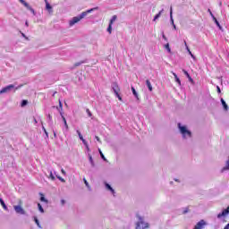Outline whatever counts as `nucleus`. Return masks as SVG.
Listing matches in <instances>:
<instances>
[{
	"label": "nucleus",
	"instance_id": "1",
	"mask_svg": "<svg viewBox=\"0 0 229 229\" xmlns=\"http://www.w3.org/2000/svg\"><path fill=\"white\" fill-rule=\"evenodd\" d=\"M177 128L179 130V133H181L182 139H191L192 131L189 130L187 125H182V123H177Z\"/></svg>",
	"mask_w": 229,
	"mask_h": 229
},
{
	"label": "nucleus",
	"instance_id": "2",
	"mask_svg": "<svg viewBox=\"0 0 229 229\" xmlns=\"http://www.w3.org/2000/svg\"><path fill=\"white\" fill-rule=\"evenodd\" d=\"M21 87H22V85L15 87L13 84H9V85L4 87L2 89H0V94H7L8 92H12V90H13V92H15L16 90H19V89H21Z\"/></svg>",
	"mask_w": 229,
	"mask_h": 229
},
{
	"label": "nucleus",
	"instance_id": "3",
	"mask_svg": "<svg viewBox=\"0 0 229 229\" xmlns=\"http://www.w3.org/2000/svg\"><path fill=\"white\" fill-rule=\"evenodd\" d=\"M111 87L114 96L119 99V101H123V97H121V94L119 93L121 91L119 84H117V82H113Z\"/></svg>",
	"mask_w": 229,
	"mask_h": 229
},
{
	"label": "nucleus",
	"instance_id": "4",
	"mask_svg": "<svg viewBox=\"0 0 229 229\" xmlns=\"http://www.w3.org/2000/svg\"><path fill=\"white\" fill-rule=\"evenodd\" d=\"M138 219L140 220L136 224V229H145V228H149V224L144 223V218L142 216H138ZM140 225H142V227H140Z\"/></svg>",
	"mask_w": 229,
	"mask_h": 229
},
{
	"label": "nucleus",
	"instance_id": "5",
	"mask_svg": "<svg viewBox=\"0 0 229 229\" xmlns=\"http://www.w3.org/2000/svg\"><path fill=\"white\" fill-rule=\"evenodd\" d=\"M81 19H85L83 14H79L77 16H74L73 18H72L69 21V26H74V24H78V22H80V21H81Z\"/></svg>",
	"mask_w": 229,
	"mask_h": 229
},
{
	"label": "nucleus",
	"instance_id": "6",
	"mask_svg": "<svg viewBox=\"0 0 229 229\" xmlns=\"http://www.w3.org/2000/svg\"><path fill=\"white\" fill-rule=\"evenodd\" d=\"M208 12L211 18L213 19V21L215 22L216 26H217L220 30H223V26H221V23H219V21H217V18H216L212 11L210 9H208Z\"/></svg>",
	"mask_w": 229,
	"mask_h": 229
},
{
	"label": "nucleus",
	"instance_id": "7",
	"mask_svg": "<svg viewBox=\"0 0 229 229\" xmlns=\"http://www.w3.org/2000/svg\"><path fill=\"white\" fill-rule=\"evenodd\" d=\"M13 208H14L16 214H20L21 216H26V211L24 210L22 206L16 205V206H13Z\"/></svg>",
	"mask_w": 229,
	"mask_h": 229
},
{
	"label": "nucleus",
	"instance_id": "8",
	"mask_svg": "<svg viewBox=\"0 0 229 229\" xmlns=\"http://www.w3.org/2000/svg\"><path fill=\"white\" fill-rule=\"evenodd\" d=\"M229 216V206L226 208H223L221 213H218L216 217L217 219H221L223 217H226Z\"/></svg>",
	"mask_w": 229,
	"mask_h": 229
},
{
	"label": "nucleus",
	"instance_id": "9",
	"mask_svg": "<svg viewBox=\"0 0 229 229\" xmlns=\"http://www.w3.org/2000/svg\"><path fill=\"white\" fill-rule=\"evenodd\" d=\"M205 226H207V222L205 220H200L199 221L195 226L193 227V229H203L205 228Z\"/></svg>",
	"mask_w": 229,
	"mask_h": 229
},
{
	"label": "nucleus",
	"instance_id": "10",
	"mask_svg": "<svg viewBox=\"0 0 229 229\" xmlns=\"http://www.w3.org/2000/svg\"><path fill=\"white\" fill-rule=\"evenodd\" d=\"M45 4H46L45 10H47V12H48V13L52 15L54 12L53 5H51V4L47 0H45Z\"/></svg>",
	"mask_w": 229,
	"mask_h": 229
},
{
	"label": "nucleus",
	"instance_id": "11",
	"mask_svg": "<svg viewBox=\"0 0 229 229\" xmlns=\"http://www.w3.org/2000/svg\"><path fill=\"white\" fill-rule=\"evenodd\" d=\"M104 185H105L106 191H109V192H111V194H113V196H115V190H114V188L112 187V185H110V183L105 182Z\"/></svg>",
	"mask_w": 229,
	"mask_h": 229
},
{
	"label": "nucleus",
	"instance_id": "12",
	"mask_svg": "<svg viewBox=\"0 0 229 229\" xmlns=\"http://www.w3.org/2000/svg\"><path fill=\"white\" fill-rule=\"evenodd\" d=\"M182 72L186 76L190 83L194 84V79H192V77L191 76V73H189V72H187V70L185 69H182Z\"/></svg>",
	"mask_w": 229,
	"mask_h": 229
},
{
	"label": "nucleus",
	"instance_id": "13",
	"mask_svg": "<svg viewBox=\"0 0 229 229\" xmlns=\"http://www.w3.org/2000/svg\"><path fill=\"white\" fill-rule=\"evenodd\" d=\"M96 10H99V7H94V8L88 9L87 11L82 12L81 14L85 18V17H87L88 13H92V12H96Z\"/></svg>",
	"mask_w": 229,
	"mask_h": 229
},
{
	"label": "nucleus",
	"instance_id": "14",
	"mask_svg": "<svg viewBox=\"0 0 229 229\" xmlns=\"http://www.w3.org/2000/svg\"><path fill=\"white\" fill-rule=\"evenodd\" d=\"M131 90L134 98L137 99V101H140V98H139V93L137 92V89H135V87L131 86Z\"/></svg>",
	"mask_w": 229,
	"mask_h": 229
},
{
	"label": "nucleus",
	"instance_id": "15",
	"mask_svg": "<svg viewBox=\"0 0 229 229\" xmlns=\"http://www.w3.org/2000/svg\"><path fill=\"white\" fill-rule=\"evenodd\" d=\"M220 101L225 112H228L229 106H228V104H226V101H225V98H221Z\"/></svg>",
	"mask_w": 229,
	"mask_h": 229
},
{
	"label": "nucleus",
	"instance_id": "16",
	"mask_svg": "<svg viewBox=\"0 0 229 229\" xmlns=\"http://www.w3.org/2000/svg\"><path fill=\"white\" fill-rule=\"evenodd\" d=\"M77 135H79L80 140H81L82 144L87 143V140L83 138V135L81 134V131L80 130H77Z\"/></svg>",
	"mask_w": 229,
	"mask_h": 229
},
{
	"label": "nucleus",
	"instance_id": "17",
	"mask_svg": "<svg viewBox=\"0 0 229 229\" xmlns=\"http://www.w3.org/2000/svg\"><path fill=\"white\" fill-rule=\"evenodd\" d=\"M39 199L42 203H49V200H47V199H46V195H44V193L39 192Z\"/></svg>",
	"mask_w": 229,
	"mask_h": 229
},
{
	"label": "nucleus",
	"instance_id": "18",
	"mask_svg": "<svg viewBox=\"0 0 229 229\" xmlns=\"http://www.w3.org/2000/svg\"><path fill=\"white\" fill-rule=\"evenodd\" d=\"M162 13H164V9H162L161 11L158 12V13H157L154 16L153 21L155 22L156 21H158V19H160V17H162Z\"/></svg>",
	"mask_w": 229,
	"mask_h": 229
},
{
	"label": "nucleus",
	"instance_id": "19",
	"mask_svg": "<svg viewBox=\"0 0 229 229\" xmlns=\"http://www.w3.org/2000/svg\"><path fill=\"white\" fill-rule=\"evenodd\" d=\"M88 158L91 167H96V163L94 162V158L92 157V155L88 154Z\"/></svg>",
	"mask_w": 229,
	"mask_h": 229
},
{
	"label": "nucleus",
	"instance_id": "20",
	"mask_svg": "<svg viewBox=\"0 0 229 229\" xmlns=\"http://www.w3.org/2000/svg\"><path fill=\"white\" fill-rule=\"evenodd\" d=\"M0 205L3 207L4 210H6V212H9L8 206H6V203H4V200L1 197H0Z\"/></svg>",
	"mask_w": 229,
	"mask_h": 229
},
{
	"label": "nucleus",
	"instance_id": "21",
	"mask_svg": "<svg viewBox=\"0 0 229 229\" xmlns=\"http://www.w3.org/2000/svg\"><path fill=\"white\" fill-rule=\"evenodd\" d=\"M184 46L189 53V55L191 56V58L195 59L196 56L192 55V52L191 51V48H189V45H187V41L184 40Z\"/></svg>",
	"mask_w": 229,
	"mask_h": 229
},
{
	"label": "nucleus",
	"instance_id": "22",
	"mask_svg": "<svg viewBox=\"0 0 229 229\" xmlns=\"http://www.w3.org/2000/svg\"><path fill=\"white\" fill-rule=\"evenodd\" d=\"M145 83L149 92H153V86L151 85V81L149 80H146Z\"/></svg>",
	"mask_w": 229,
	"mask_h": 229
},
{
	"label": "nucleus",
	"instance_id": "23",
	"mask_svg": "<svg viewBox=\"0 0 229 229\" xmlns=\"http://www.w3.org/2000/svg\"><path fill=\"white\" fill-rule=\"evenodd\" d=\"M170 24L174 25V19L173 18V6L170 7Z\"/></svg>",
	"mask_w": 229,
	"mask_h": 229
},
{
	"label": "nucleus",
	"instance_id": "24",
	"mask_svg": "<svg viewBox=\"0 0 229 229\" xmlns=\"http://www.w3.org/2000/svg\"><path fill=\"white\" fill-rule=\"evenodd\" d=\"M33 221H34V223H36V225H37V226L38 227V228H42V225H40V221L38 220V217H37V216H33Z\"/></svg>",
	"mask_w": 229,
	"mask_h": 229
},
{
	"label": "nucleus",
	"instance_id": "25",
	"mask_svg": "<svg viewBox=\"0 0 229 229\" xmlns=\"http://www.w3.org/2000/svg\"><path fill=\"white\" fill-rule=\"evenodd\" d=\"M98 153L100 155V158H102V160H104V162H108V160L105 157V154H103V151H101V148H98Z\"/></svg>",
	"mask_w": 229,
	"mask_h": 229
},
{
	"label": "nucleus",
	"instance_id": "26",
	"mask_svg": "<svg viewBox=\"0 0 229 229\" xmlns=\"http://www.w3.org/2000/svg\"><path fill=\"white\" fill-rule=\"evenodd\" d=\"M55 107L57 110H64V104L62 103V100L59 99V107L55 106H52V108H55Z\"/></svg>",
	"mask_w": 229,
	"mask_h": 229
},
{
	"label": "nucleus",
	"instance_id": "27",
	"mask_svg": "<svg viewBox=\"0 0 229 229\" xmlns=\"http://www.w3.org/2000/svg\"><path fill=\"white\" fill-rule=\"evenodd\" d=\"M175 82L178 83V85H182V81L180 80V77L176 73H174Z\"/></svg>",
	"mask_w": 229,
	"mask_h": 229
},
{
	"label": "nucleus",
	"instance_id": "28",
	"mask_svg": "<svg viewBox=\"0 0 229 229\" xmlns=\"http://www.w3.org/2000/svg\"><path fill=\"white\" fill-rule=\"evenodd\" d=\"M83 182L87 187V189L91 191H92V188L90 187V184H89V181H87V179L83 178Z\"/></svg>",
	"mask_w": 229,
	"mask_h": 229
},
{
	"label": "nucleus",
	"instance_id": "29",
	"mask_svg": "<svg viewBox=\"0 0 229 229\" xmlns=\"http://www.w3.org/2000/svg\"><path fill=\"white\" fill-rule=\"evenodd\" d=\"M117 21V15H113L109 21V24L113 25Z\"/></svg>",
	"mask_w": 229,
	"mask_h": 229
},
{
	"label": "nucleus",
	"instance_id": "30",
	"mask_svg": "<svg viewBox=\"0 0 229 229\" xmlns=\"http://www.w3.org/2000/svg\"><path fill=\"white\" fill-rule=\"evenodd\" d=\"M57 180H59V182H62V183H65V179H64L62 176L56 174V172H54Z\"/></svg>",
	"mask_w": 229,
	"mask_h": 229
},
{
	"label": "nucleus",
	"instance_id": "31",
	"mask_svg": "<svg viewBox=\"0 0 229 229\" xmlns=\"http://www.w3.org/2000/svg\"><path fill=\"white\" fill-rule=\"evenodd\" d=\"M165 49H166L167 53L171 55L172 51L169 43L165 44Z\"/></svg>",
	"mask_w": 229,
	"mask_h": 229
},
{
	"label": "nucleus",
	"instance_id": "32",
	"mask_svg": "<svg viewBox=\"0 0 229 229\" xmlns=\"http://www.w3.org/2000/svg\"><path fill=\"white\" fill-rule=\"evenodd\" d=\"M28 103L29 102L26 99L21 100V108H24V106H28Z\"/></svg>",
	"mask_w": 229,
	"mask_h": 229
},
{
	"label": "nucleus",
	"instance_id": "33",
	"mask_svg": "<svg viewBox=\"0 0 229 229\" xmlns=\"http://www.w3.org/2000/svg\"><path fill=\"white\" fill-rule=\"evenodd\" d=\"M47 119H48V124L50 126H53V116H51V114H47Z\"/></svg>",
	"mask_w": 229,
	"mask_h": 229
},
{
	"label": "nucleus",
	"instance_id": "34",
	"mask_svg": "<svg viewBox=\"0 0 229 229\" xmlns=\"http://www.w3.org/2000/svg\"><path fill=\"white\" fill-rule=\"evenodd\" d=\"M38 211H39L41 214H44L45 210H44V208L42 207V204H41V203H38Z\"/></svg>",
	"mask_w": 229,
	"mask_h": 229
},
{
	"label": "nucleus",
	"instance_id": "35",
	"mask_svg": "<svg viewBox=\"0 0 229 229\" xmlns=\"http://www.w3.org/2000/svg\"><path fill=\"white\" fill-rule=\"evenodd\" d=\"M63 123L64 124V127L66 128V131L69 130V125L67 124V120L65 119V116H63Z\"/></svg>",
	"mask_w": 229,
	"mask_h": 229
},
{
	"label": "nucleus",
	"instance_id": "36",
	"mask_svg": "<svg viewBox=\"0 0 229 229\" xmlns=\"http://www.w3.org/2000/svg\"><path fill=\"white\" fill-rule=\"evenodd\" d=\"M49 178L52 180V182H55L56 180V177H55V174H53V171L49 172Z\"/></svg>",
	"mask_w": 229,
	"mask_h": 229
},
{
	"label": "nucleus",
	"instance_id": "37",
	"mask_svg": "<svg viewBox=\"0 0 229 229\" xmlns=\"http://www.w3.org/2000/svg\"><path fill=\"white\" fill-rule=\"evenodd\" d=\"M42 130H43L47 139H49V132H47V130H46V127H44V125H42Z\"/></svg>",
	"mask_w": 229,
	"mask_h": 229
},
{
	"label": "nucleus",
	"instance_id": "38",
	"mask_svg": "<svg viewBox=\"0 0 229 229\" xmlns=\"http://www.w3.org/2000/svg\"><path fill=\"white\" fill-rule=\"evenodd\" d=\"M27 10L31 12V13H33V15H37V13L35 12V9H33V7H31V5Z\"/></svg>",
	"mask_w": 229,
	"mask_h": 229
},
{
	"label": "nucleus",
	"instance_id": "39",
	"mask_svg": "<svg viewBox=\"0 0 229 229\" xmlns=\"http://www.w3.org/2000/svg\"><path fill=\"white\" fill-rule=\"evenodd\" d=\"M20 34L21 35V37H22L25 40H30V38H28V37L26 36V34H24V32H22V31L20 30Z\"/></svg>",
	"mask_w": 229,
	"mask_h": 229
},
{
	"label": "nucleus",
	"instance_id": "40",
	"mask_svg": "<svg viewBox=\"0 0 229 229\" xmlns=\"http://www.w3.org/2000/svg\"><path fill=\"white\" fill-rule=\"evenodd\" d=\"M21 4H23V6H25V8L27 9L30 6V4H28V2H26L25 0L21 1Z\"/></svg>",
	"mask_w": 229,
	"mask_h": 229
},
{
	"label": "nucleus",
	"instance_id": "41",
	"mask_svg": "<svg viewBox=\"0 0 229 229\" xmlns=\"http://www.w3.org/2000/svg\"><path fill=\"white\" fill-rule=\"evenodd\" d=\"M86 61H81V62H78V63H75L74 66L75 67H80V65H81V64H85Z\"/></svg>",
	"mask_w": 229,
	"mask_h": 229
},
{
	"label": "nucleus",
	"instance_id": "42",
	"mask_svg": "<svg viewBox=\"0 0 229 229\" xmlns=\"http://www.w3.org/2000/svg\"><path fill=\"white\" fill-rule=\"evenodd\" d=\"M107 33L112 34V25L109 23L107 27Z\"/></svg>",
	"mask_w": 229,
	"mask_h": 229
},
{
	"label": "nucleus",
	"instance_id": "43",
	"mask_svg": "<svg viewBox=\"0 0 229 229\" xmlns=\"http://www.w3.org/2000/svg\"><path fill=\"white\" fill-rule=\"evenodd\" d=\"M84 146H85V148H86L88 152L90 151V147H89V143L88 142L84 143Z\"/></svg>",
	"mask_w": 229,
	"mask_h": 229
},
{
	"label": "nucleus",
	"instance_id": "44",
	"mask_svg": "<svg viewBox=\"0 0 229 229\" xmlns=\"http://www.w3.org/2000/svg\"><path fill=\"white\" fill-rule=\"evenodd\" d=\"M58 111H59V114H60L62 119L64 120V112H63L64 110L58 109Z\"/></svg>",
	"mask_w": 229,
	"mask_h": 229
},
{
	"label": "nucleus",
	"instance_id": "45",
	"mask_svg": "<svg viewBox=\"0 0 229 229\" xmlns=\"http://www.w3.org/2000/svg\"><path fill=\"white\" fill-rule=\"evenodd\" d=\"M86 112L89 117H92V112L89 109L86 110Z\"/></svg>",
	"mask_w": 229,
	"mask_h": 229
},
{
	"label": "nucleus",
	"instance_id": "46",
	"mask_svg": "<svg viewBox=\"0 0 229 229\" xmlns=\"http://www.w3.org/2000/svg\"><path fill=\"white\" fill-rule=\"evenodd\" d=\"M162 38L167 42V37H165V34L164 32L162 33Z\"/></svg>",
	"mask_w": 229,
	"mask_h": 229
},
{
	"label": "nucleus",
	"instance_id": "47",
	"mask_svg": "<svg viewBox=\"0 0 229 229\" xmlns=\"http://www.w3.org/2000/svg\"><path fill=\"white\" fill-rule=\"evenodd\" d=\"M216 90L218 94H221V88L219 86H216Z\"/></svg>",
	"mask_w": 229,
	"mask_h": 229
},
{
	"label": "nucleus",
	"instance_id": "48",
	"mask_svg": "<svg viewBox=\"0 0 229 229\" xmlns=\"http://www.w3.org/2000/svg\"><path fill=\"white\" fill-rule=\"evenodd\" d=\"M96 140H98V142L101 143V139L99 138V136H95Z\"/></svg>",
	"mask_w": 229,
	"mask_h": 229
},
{
	"label": "nucleus",
	"instance_id": "49",
	"mask_svg": "<svg viewBox=\"0 0 229 229\" xmlns=\"http://www.w3.org/2000/svg\"><path fill=\"white\" fill-rule=\"evenodd\" d=\"M189 212V208H186L183 211L182 214H187Z\"/></svg>",
	"mask_w": 229,
	"mask_h": 229
},
{
	"label": "nucleus",
	"instance_id": "50",
	"mask_svg": "<svg viewBox=\"0 0 229 229\" xmlns=\"http://www.w3.org/2000/svg\"><path fill=\"white\" fill-rule=\"evenodd\" d=\"M61 173L62 174H64V175L67 174V173L65 172V170H64V168L61 169Z\"/></svg>",
	"mask_w": 229,
	"mask_h": 229
},
{
	"label": "nucleus",
	"instance_id": "51",
	"mask_svg": "<svg viewBox=\"0 0 229 229\" xmlns=\"http://www.w3.org/2000/svg\"><path fill=\"white\" fill-rule=\"evenodd\" d=\"M25 26L28 28L30 26V23L28 22V21H25Z\"/></svg>",
	"mask_w": 229,
	"mask_h": 229
},
{
	"label": "nucleus",
	"instance_id": "52",
	"mask_svg": "<svg viewBox=\"0 0 229 229\" xmlns=\"http://www.w3.org/2000/svg\"><path fill=\"white\" fill-rule=\"evenodd\" d=\"M61 204L64 205L65 204V199H61Z\"/></svg>",
	"mask_w": 229,
	"mask_h": 229
},
{
	"label": "nucleus",
	"instance_id": "53",
	"mask_svg": "<svg viewBox=\"0 0 229 229\" xmlns=\"http://www.w3.org/2000/svg\"><path fill=\"white\" fill-rule=\"evenodd\" d=\"M224 229H229V223L224 227Z\"/></svg>",
	"mask_w": 229,
	"mask_h": 229
},
{
	"label": "nucleus",
	"instance_id": "54",
	"mask_svg": "<svg viewBox=\"0 0 229 229\" xmlns=\"http://www.w3.org/2000/svg\"><path fill=\"white\" fill-rule=\"evenodd\" d=\"M54 137L56 139V131H53Z\"/></svg>",
	"mask_w": 229,
	"mask_h": 229
},
{
	"label": "nucleus",
	"instance_id": "55",
	"mask_svg": "<svg viewBox=\"0 0 229 229\" xmlns=\"http://www.w3.org/2000/svg\"><path fill=\"white\" fill-rule=\"evenodd\" d=\"M172 26H173L174 30H176V24H174V25H172Z\"/></svg>",
	"mask_w": 229,
	"mask_h": 229
},
{
	"label": "nucleus",
	"instance_id": "56",
	"mask_svg": "<svg viewBox=\"0 0 229 229\" xmlns=\"http://www.w3.org/2000/svg\"><path fill=\"white\" fill-rule=\"evenodd\" d=\"M34 122H35V123H36V124H37V123H38V122H37V119H36V118H34Z\"/></svg>",
	"mask_w": 229,
	"mask_h": 229
},
{
	"label": "nucleus",
	"instance_id": "57",
	"mask_svg": "<svg viewBox=\"0 0 229 229\" xmlns=\"http://www.w3.org/2000/svg\"><path fill=\"white\" fill-rule=\"evenodd\" d=\"M55 94H56V91H55V92H54L53 97H55Z\"/></svg>",
	"mask_w": 229,
	"mask_h": 229
},
{
	"label": "nucleus",
	"instance_id": "58",
	"mask_svg": "<svg viewBox=\"0 0 229 229\" xmlns=\"http://www.w3.org/2000/svg\"><path fill=\"white\" fill-rule=\"evenodd\" d=\"M175 180V182H180L178 179H174Z\"/></svg>",
	"mask_w": 229,
	"mask_h": 229
},
{
	"label": "nucleus",
	"instance_id": "59",
	"mask_svg": "<svg viewBox=\"0 0 229 229\" xmlns=\"http://www.w3.org/2000/svg\"><path fill=\"white\" fill-rule=\"evenodd\" d=\"M20 1V3H22V1H24V0H19Z\"/></svg>",
	"mask_w": 229,
	"mask_h": 229
},
{
	"label": "nucleus",
	"instance_id": "60",
	"mask_svg": "<svg viewBox=\"0 0 229 229\" xmlns=\"http://www.w3.org/2000/svg\"><path fill=\"white\" fill-rule=\"evenodd\" d=\"M170 183H173V182H170Z\"/></svg>",
	"mask_w": 229,
	"mask_h": 229
}]
</instances>
